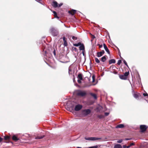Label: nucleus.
I'll use <instances>...</instances> for the list:
<instances>
[{
    "mask_svg": "<svg viewBox=\"0 0 148 148\" xmlns=\"http://www.w3.org/2000/svg\"><path fill=\"white\" fill-rule=\"evenodd\" d=\"M76 94L77 96L81 97L85 96L87 95L86 92L85 91L81 90H77L76 91Z\"/></svg>",
    "mask_w": 148,
    "mask_h": 148,
    "instance_id": "obj_1",
    "label": "nucleus"
},
{
    "mask_svg": "<svg viewBox=\"0 0 148 148\" xmlns=\"http://www.w3.org/2000/svg\"><path fill=\"white\" fill-rule=\"evenodd\" d=\"M50 31L51 34L53 36H57L58 34V31L53 27H51L50 28Z\"/></svg>",
    "mask_w": 148,
    "mask_h": 148,
    "instance_id": "obj_2",
    "label": "nucleus"
},
{
    "mask_svg": "<svg viewBox=\"0 0 148 148\" xmlns=\"http://www.w3.org/2000/svg\"><path fill=\"white\" fill-rule=\"evenodd\" d=\"M148 127L145 125H141L140 126V128L141 132H143L147 130Z\"/></svg>",
    "mask_w": 148,
    "mask_h": 148,
    "instance_id": "obj_3",
    "label": "nucleus"
},
{
    "mask_svg": "<svg viewBox=\"0 0 148 148\" xmlns=\"http://www.w3.org/2000/svg\"><path fill=\"white\" fill-rule=\"evenodd\" d=\"M84 138L86 140H101V138H99L94 137H91L88 138L85 137Z\"/></svg>",
    "mask_w": 148,
    "mask_h": 148,
    "instance_id": "obj_4",
    "label": "nucleus"
},
{
    "mask_svg": "<svg viewBox=\"0 0 148 148\" xmlns=\"http://www.w3.org/2000/svg\"><path fill=\"white\" fill-rule=\"evenodd\" d=\"M91 111L90 109H85L82 111V114L84 116H86L90 114Z\"/></svg>",
    "mask_w": 148,
    "mask_h": 148,
    "instance_id": "obj_5",
    "label": "nucleus"
},
{
    "mask_svg": "<svg viewBox=\"0 0 148 148\" xmlns=\"http://www.w3.org/2000/svg\"><path fill=\"white\" fill-rule=\"evenodd\" d=\"M82 107V106L80 104H78L76 105L75 108V110L76 111H78L80 110Z\"/></svg>",
    "mask_w": 148,
    "mask_h": 148,
    "instance_id": "obj_6",
    "label": "nucleus"
},
{
    "mask_svg": "<svg viewBox=\"0 0 148 148\" xmlns=\"http://www.w3.org/2000/svg\"><path fill=\"white\" fill-rule=\"evenodd\" d=\"M104 53L105 51L104 50H102L100 52H97V56L98 57H100L102 56Z\"/></svg>",
    "mask_w": 148,
    "mask_h": 148,
    "instance_id": "obj_7",
    "label": "nucleus"
},
{
    "mask_svg": "<svg viewBox=\"0 0 148 148\" xmlns=\"http://www.w3.org/2000/svg\"><path fill=\"white\" fill-rule=\"evenodd\" d=\"M76 10L72 9L70 11H68V12L69 14H71L72 15H73L76 13Z\"/></svg>",
    "mask_w": 148,
    "mask_h": 148,
    "instance_id": "obj_8",
    "label": "nucleus"
},
{
    "mask_svg": "<svg viewBox=\"0 0 148 148\" xmlns=\"http://www.w3.org/2000/svg\"><path fill=\"white\" fill-rule=\"evenodd\" d=\"M52 5L54 8H57L58 7V3L57 2L53 1L52 2Z\"/></svg>",
    "mask_w": 148,
    "mask_h": 148,
    "instance_id": "obj_9",
    "label": "nucleus"
},
{
    "mask_svg": "<svg viewBox=\"0 0 148 148\" xmlns=\"http://www.w3.org/2000/svg\"><path fill=\"white\" fill-rule=\"evenodd\" d=\"M103 46L104 48L106 50V51L107 52V53L110 54V51H109L108 49L107 46L105 44H103Z\"/></svg>",
    "mask_w": 148,
    "mask_h": 148,
    "instance_id": "obj_10",
    "label": "nucleus"
},
{
    "mask_svg": "<svg viewBox=\"0 0 148 148\" xmlns=\"http://www.w3.org/2000/svg\"><path fill=\"white\" fill-rule=\"evenodd\" d=\"M63 40L64 41L63 45L65 46H67L68 45L66 38L64 36L63 38Z\"/></svg>",
    "mask_w": 148,
    "mask_h": 148,
    "instance_id": "obj_11",
    "label": "nucleus"
},
{
    "mask_svg": "<svg viewBox=\"0 0 148 148\" xmlns=\"http://www.w3.org/2000/svg\"><path fill=\"white\" fill-rule=\"evenodd\" d=\"M124 125L123 124H120L117 125L116 127V128H124Z\"/></svg>",
    "mask_w": 148,
    "mask_h": 148,
    "instance_id": "obj_12",
    "label": "nucleus"
},
{
    "mask_svg": "<svg viewBox=\"0 0 148 148\" xmlns=\"http://www.w3.org/2000/svg\"><path fill=\"white\" fill-rule=\"evenodd\" d=\"M79 49L80 50H84L85 47L84 45L83 44H81L79 47Z\"/></svg>",
    "mask_w": 148,
    "mask_h": 148,
    "instance_id": "obj_13",
    "label": "nucleus"
},
{
    "mask_svg": "<svg viewBox=\"0 0 148 148\" xmlns=\"http://www.w3.org/2000/svg\"><path fill=\"white\" fill-rule=\"evenodd\" d=\"M120 78L122 79L126 80L127 79V77H126L123 75H120L119 76Z\"/></svg>",
    "mask_w": 148,
    "mask_h": 148,
    "instance_id": "obj_14",
    "label": "nucleus"
},
{
    "mask_svg": "<svg viewBox=\"0 0 148 148\" xmlns=\"http://www.w3.org/2000/svg\"><path fill=\"white\" fill-rule=\"evenodd\" d=\"M106 57V56H104L102 57L101 58V61L103 62H105L107 60Z\"/></svg>",
    "mask_w": 148,
    "mask_h": 148,
    "instance_id": "obj_15",
    "label": "nucleus"
},
{
    "mask_svg": "<svg viewBox=\"0 0 148 148\" xmlns=\"http://www.w3.org/2000/svg\"><path fill=\"white\" fill-rule=\"evenodd\" d=\"M77 78L78 79H80V80H82L83 76L82 74L81 73H79L78 75Z\"/></svg>",
    "mask_w": 148,
    "mask_h": 148,
    "instance_id": "obj_16",
    "label": "nucleus"
},
{
    "mask_svg": "<svg viewBox=\"0 0 148 148\" xmlns=\"http://www.w3.org/2000/svg\"><path fill=\"white\" fill-rule=\"evenodd\" d=\"M12 139L14 141H17L19 140V139L15 135H14L12 137Z\"/></svg>",
    "mask_w": 148,
    "mask_h": 148,
    "instance_id": "obj_17",
    "label": "nucleus"
},
{
    "mask_svg": "<svg viewBox=\"0 0 148 148\" xmlns=\"http://www.w3.org/2000/svg\"><path fill=\"white\" fill-rule=\"evenodd\" d=\"M90 95L94 99H97V96L95 94L90 93Z\"/></svg>",
    "mask_w": 148,
    "mask_h": 148,
    "instance_id": "obj_18",
    "label": "nucleus"
},
{
    "mask_svg": "<svg viewBox=\"0 0 148 148\" xmlns=\"http://www.w3.org/2000/svg\"><path fill=\"white\" fill-rule=\"evenodd\" d=\"M116 62V61L114 59H112L110 60L109 61V64H111L112 63H115Z\"/></svg>",
    "mask_w": 148,
    "mask_h": 148,
    "instance_id": "obj_19",
    "label": "nucleus"
},
{
    "mask_svg": "<svg viewBox=\"0 0 148 148\" xmlns=\"http://www.w3.org/2000/svg\"><path fill=\"white\" fill-rule=\"evenodd\" d=\"M45 137L44 135H43L42 136H38L35 137L36 139H40L42 138Z\"/></svg>",
    "mask_w": 148,
    "mask_h": 148,
    "instance_id": "obj_20",
    "label": "nucleus"
},
{
    "mask_svg": "<svg viewBox=\"0 0 148 148\" xmlns=\"http://www.w3.org/2000/svg\"><path fill=\"white\" fill-rule=\"evenodd\" d=\"M114 148H122V147L120 145L117 144L114 146Z\"/></svg>",
    "mask_w": 148,
    "mask_h": 148,
    "instance_id": "obj_21",
    "label": "nucleus"
},
{
    "mask_svg": "<svg viewBox=\"0 0 148 148\" xmlns=\"http://www.w3.org/2000/svg\"><path fill=\"white\" fill-rule=\"evenodd\" d=\"M4 138L5 140H9L10 138V137L9 136H4Z\"/></svg>",
    "mask_w": 148,
    "mask_h": 148,
    "instance_id": "obj_22",
    "label": "nucleus"
},
{
    "mask_svg": "<svg viewBox=\"0 0 148 148\" xmlns=\"http://www.w3.org/2000/svg\"><path fill=\"white\" fill-rule=\"evenodd\" d=\"M53 13L54 14V15L55 18H57L59 19V17L57 16V14L55 11H53Z\"/></svg>",
    "mask_w": 148,
    "mask_h": 148,
    "instance_id": "obj_23",
    "label": "nucleus"
},
{
    "mask_svg": "<svg viewBox=\"0 0 148 148\" xmlns=\"http://www.w3.org/2000/svg\"><path fill=\"white\" fill-rule=\"evenodd\" d=\"M69 74L71 75L72 73V70L70 67L69 68Z\"/></svg>",
    "mask_w": 148,
    "mask_h": 148,
    "instance_id": "obj_24",
    "label": "nucleus"
},
{
    "mask_svg": "<svg viewBox=\"0 0 148 148\" xmlns=\"http://www.w3.org/2000/svg\"><path fill=\"white\" fill-rule=\"evenodd\" d=\"M134 97L136 99H137L138 98V97H139V95L135 93L133 95Z\"/></svg>",
    "mask_w": 148,
    "mask_h": 148,
    "instance_id": "obj_25",
    "label": "nucleus"
},
{
    "mask_svg": "<svg viewBox=\"0 0 148 148\" xmlns=\"http://www.w3.org/2000/svg\"><path fill=\"white\" fill-rule=\"evenodd\" d=\"M81 44L82 43L80 42H79L77 44H73V45L74 46L77 47L81 45Z\"/></svg>",
    "mask_w": 148,
    "mask_h": 148,
    "instance_id": "obj_26",
    "label": "nucleus"
},
{
    "mask_svg": "<svg viewBox=\"0 0 148 148\" xmlns=\"http://www.w3.org/2000/svg\"><path fill=\"white\" fill-rule=\"evenodd\" d=\"M98 118L101 119L104 117V116L102 115H98L97 116Z\"/></svg>",
    "mask_w": 148,
    "mask_h": 148,
    "instance_id": "obj_27",
    "label": "nucleus"
},
{
    "mask_svg": "<svg viewBox=\"0 0 148 148\" xmlns=\"http://www.w3.org/2000/svg\"><path fill=\"white\" fill-rule=\"evenodd\" d=\"M129 74V71L127 72H126L124 74V75L126 77H127V76Z\"/></svg>",
    "mask_w": 148,
    "mask_h": 148,
    "instance_id": "obj_28",
    "label": "nucleus"
},
{
    "mask_svg": "<svg viewBox=\"0 0 148 148\" xmlns=\"http://www.w3.org/2000/svg\"><path fill=\"white\" fill-rule=\"evenodd\" d=\"M95 60L96 62L97 63H99L100 62V61L99 60V59L97 58H95Z\"/></svg>",
    "mask_w": 148,
    "mask_h": 148,
    "instance_id": "obj_29",
    "label": "nucleus"
},
{
    "mask_svg": "<svg viewBox=\"0 0 148 148\" xmlns=\"http://www.w3.org/2000/svg\"><path fill=\"white\" fill-rule=\"evenodd\" d=\"M92 82H94V81H95V76L94 75H93L92 77Z\"/></svg>",
    "mask_w": 148,
    "mask_h": 148,
    "instance_id": "obj_30",
    "label": "nucleus"
},
{
    "mask_svg": "<svg viewBox=\"0 0 148 148\" xmlns=\"http://www.w3.org/2000/svg\"><path fill=\"white\" fill-rule=\"evenodd\" d=\"M98 147V146L96 145L93 146L89 147V148H97Z\"/></svg>",
    "mask_w": 148,
    "mask_h": 148,
    "instance_id": "obj_31",
    "label": "nucleus"
},
{
    "mask_svg": "<svg viewBox=\"0 0 148 148\" xmlns=\"http://www.w3.org/2000/svg\"><path fill=\"white\" fill-rule=\"evenodd\" d=\"M72 38L74 40H75L77 39V38L75 37V36H73L72 37Z\"/></svg>",
    "mask_w": 148,
    "mask_h": 148,
    "instance_id": "obj_32",
    "label": "nucleus"
},
{
    "mask_svg": "<svg viewBox=\"0 0 148 148\" xmlns=\"http://www.w3.org/2000/svg\"><path fill=\"white\" fill-rule=\"evenodd\" d=\"M121 62L122 61L121 60H119L118 61L117 64L118 65H119L121 63Z\"/></svg>",
    "mask_w": 148,
    "mask_h": 148,
    "instance_id": "obj_33",
    "label": "nucleus"
},
{
    "mask_svg": "<svg viewBox=\"0 0 148 148\" xmlns=\"http://www.w3.org/2000/svg\"><path fill=\"white\" fill-rule=\"evenodd\" d=\"M123 148H129L130 147V146H127L125 145H123Z\"/></svg>",
    "mask_w": 148,
    "mask_h": 148,
    "instance_id": "obj_34",
    "label": "nucleus"
},
{
    "mask_svg": "<svg viewBox=\"0 0 148 148\" xmlns=\"http://www.w3.org/2000/svg\"><path fill=\"white\" fill-rule=\"evenodd\" d=\"M123 62L124 63V64L126 66H127V67H128V66L127 65V62H126V61L125 60H123Z\"/></svg>",
    "mask_w": 148,
    "mask_h": 148,
    "instance_id": "obj_35",
    "label": "nucleus"
},
{
    "mask_svg": "<svg viewBox=\"0 0 148 148\" xmlns=\"http://www.w3.org/2000/svg\"><path fill=\"white\" fill-rule=\"evenodd\" d=\"M90 34L91 35V38H92V39H94L95 38V36L94 35H92L91 34Z\"/></svg>",
    "mask_w": 148,
    "mask_h": 148,
    "instance_id": "obj_36",
    "label": "nucleus"
},
{
    "mask_svg": "<svg viewBox=\"0 0 148 148\" xmlns=\"http://www.w3.org/2000/svg\"><path fill=\"white\" fill-rule=\"evenodd\" d=\"M112 73L115 74H117L118 73L117 72V71L114 70V71L112 72Z\"/></svg>",
    "mask_w": 148,
    "mask_h": 148,
    "instance_id": "obj_37",
    "label": "nucleus"
},
{
    "mask_svg": "<svg viewBox=\"0 0 148 148\" xmlns=\"http://www.w3.org/2000/svg\"><path fill=\"white\" fill-rule=\"evenodd\" d=\"M80 80V79H78L77 80V82H78V83L79 84H81L82 82L81 81V80Z\"/></svg>",
    "mask_w": 148,
    "mask_h": 148,
    "instance_id": "obj_38",
    "label": "nucleus"
},
{
    "mask_svg": "<svg viewBox=\"0 0 148 148\" xmlns=\"http://www.w3.org/2000/svg\"><path fill=\"white\" fill-rule=\"evenodd\" d=\"M123 140L122 139L119 140L117 141L118 143H121L122 142Z\"/></svg>",
    "mask_w": 148,
    "mask_h": 148,
    "instance_id": "obj_39",
    "label": "nucleus"
},
{
    "mask_svg": "<svg viewBox=\"0 0 148 148\" xmlns=\"http://www.w3.org/2000/svg\"><path fill=\"white\" fill-rule=\"evenodd\" d=\"M72 49L73 50L75 51H77V49L76 47H73L72 48Z\"/></svg>",
    "mask_w": 148,
    "mask_h": 148,
    "instance_id": "obj_40",
    "label": "nucleus"
},
{
    "mask_svg": "<svg viewBox=\"0 0 148 148\" xmlns=\"http://www.w3.org/2000/svg\"><path fill=\"white\" fill-rule=\"evenodd\" d=\"M104 114H105V116H108L109 114V113L108 112H106L104 113Z\"/></svg>",
    "mask_w": 148,
    "mask_h": 148,
    "instance_id": "obj_41",
    "label": "nucleus"
},
{
    "mask_svg": "<svg viewBox=\"0 0 148 148\" xmlns=\"http://www.w3.org/2000/svg\"><path fill=\"white\" fill-rule=\"evenodd\" d=\"M98 46H99V48H101V47H102V46H103V45H100V44H98L97 45Z\"/></svg>",
    "mask_w": 148,
    "mask_h": 148,
    "instance_id": "obj_42",
    "label": "nucleus"
},
{
    "mask_svg": "<svg viewBox=\"0 0 148 148\" xmlns=\"http://www.w3.org/2000/svg\"><path fill=\"white\" fill-rule=\"evenodd\" d=\"M53 53L55 56H56V51L54 49H53Z\"/></svg>",
    "mask_w": 148,
    "mask_h": 148,
    "instance_id": "obj_43",
    "label": "nucleus"
},
{
    "mask_svg": "<svg viewBox=\"0 0 148 148\" xmlns=\"http://www.w3.org/2000/svg\"><path fill=\"white\" fill-rule=\"evenodd\" d=\"M143 95L144 96H148V94L147 93H144L143 94Z\"/></svg>",
    "mask_w": 148,
    "mask_h": 148,
    "instance_id": "obj_44",
    "label": "nucleus"
},
{
    "mask_svg": "<svg viewBox=\"0 0 148 148\" xmlns=\"http://www.w3.org/2000/svg\"><path fill=\"white\" fill-rule=\"evenodd\" d=\"M134 145V143H131L130 144V145H129V146H130H130H132V145Z\"/></svg>",
    "mask_w": 148,
    "mask_h": 148,
    "instance_id": "obj_45",
    "label": "nucleus"
},
{
    "mask_svg": "<svg viewBox=\"0 0 148 148\" xmlns=\"http://www.w3.org/2000/svg\"><path fill=\"white\" fill-rule=\"evenodd\" d=\"M62 3H60V4H59L58 5V7H60L61 6H62Z\"/></svg>",
    "mask_w": 148,
    "mask_h": 148,
    "instance_id": "obj_46",
    "label": "nucleus"
},
{
    "mask_svg": "<svg viewBox=\"0 0 148 148\" xmlns=\"http://www.w3.org/2000/svg\"><path fill=\"white\" fill-rule=\"evenodd\" d=\"M3 140V138L0 137V143H1L2 141Z\"/></svg>",
    "mask_w": 148,
    "mask_h": 148,
    "instance_id": "obj_47",
    "label": "nucleus"
},
{
    "mask_svg": "<svg viewBox=\"0 0 148 148\" xmlns=\"http://www.w3.org/2000/svg\"><path fill=\"white\" fill-rule=\"evenodd\" d=\"M131 139V138H126L125 139V140H130Z\"/></svg>",
    "mask_w": 148,
    "mask_h": 148,
    "instance_id": "obj_48",
    "label": "nucleus"
},
{
    "mask_svg": "<svg viewBox=\"0 0 148 148\" xmlns=\"http://www.w3.org/2000/svg\"><path fill=\"white\" fill-rule=\"evenodd\" d=\"M36 0V1H38V2H39V1H40V0Z\"/></svg>",
    "mask_w": 148,
    "mask_h": 148,
    "instance_id": "obj_49",
    "label": "nucleus"
},
{
    "mask_svg": "<svg viewBox=\"0 0 148 148\" xmlns=\"http://www.w3.org/2000/svg\"><path fill=\"white\" fill-rule=\"evenodd\" d=\"M77 148H82L81 147H77Z\"/></svg>",
    "mask_w": 148,
    "mask_h": 148,
    "instance_id": "obj_50",
    "label": "nucleus"
},
{
    "mask_svg": "<svg viewBox=\"0 0 148 148\" xmlns=\"http://www.w3.org/2000/svg\"><path fill=\"white\" fill-rule=\"evenodd\" d=\"M82 53H83V55H84V53L83 51V52Z\"/></svg>",
    "mask_w": 148,
    "mask_h": 148,
    "instance_id": "obj_51",
    "label": "nucleus"
}]
</instances>
